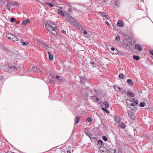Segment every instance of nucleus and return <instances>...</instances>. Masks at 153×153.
Masks as SVG:
<instances>
[{
  "label": "nucleus",
  "mask_w": 153,
  "mask_h": 153,
  "mask_svg": "<svg viewBox=\"0 0 153 153\" xmlns=\"http://www.w3.org/2000/svg\"><path fill=\"white\" fill-rule=\"evenodd\" d=\"M46 29L54 36L57 35L56 31V25L52 22L49 21L48 22L47 24L45 25Z\"/></svg>",
  "instance_id": "1"
},
{
  "label": "nucleus",
  "mask_w": 153,
  "mask_h": 153,
  "mask_svg": "<svg viewBox=\"0 0 153 153\" xmlns=\"http://www.w3.org/2000/svg\"><path fill=\"white\" fill-rule=\"evenodd\" d=\"M7 3L6 6L12 7L13 6H19V5L18 2L15 1H12L11 0H5Z\"/></svg>",
  "instance_id": "2"
},
{
  "label": "nucleus",
  "mask_w": 153,
  "mask_h": 153,
  "mask_svg": "<svg viewBox=\"0 0 153 153\" xmlns=\"http://www.w3.org/2000/svg\"><path fill=\"white\" fill-rule=\"evenodd\" d=\"M65 17H66H66L65 18V20L70 23L71 24L74 20H75V19L73 17L70 16V15L68 13L65 15Z\"/></svg>",
  "instance_id": "3"
},
{
  "label": "nucleus",
  "mask_w": 153,
  "mask_h": 153,
  "mask_svg": "<svg viewBox=\"0 0 153 153\" xmlns=\"http://www.w3.org/2000/svg\"><path fill=\"white\" fill-rule=\"evenodd\" d=\"M71 25L74 26L78 28H80L81 26V24H79L78 22L75 19L74 20Z\"/></svg>",
  "instance_id": "4"
},
{
  "label": "nucleus",
  "mask_w": 153,
  "mask_h": 153,
  "mask_svg": "<svg viewBox=\"0 0 153 153\" xmlns=\"http://www.w3.org/2000/svg\"><path fill=\"white\" fill-rule=\"evenodd\" d=\"M8 68L9 69V72H11L12 71H15L17 70V68L15 67L14 65H8Z\"/></svg>",
  "instance_id": "5"
},
{
  "label": "nucleus",
  "mask_w": 153,
  "mask_h": 153,
  "mask_svg": "<svg viewBox=\"0 0 153 153\" xmlns=\"http://www.w3.org/2000/svg\"><path fill=\"white\" fill-rule=\"evenodd\" d=\"M106 147L101 146L100 147V151H102L103 152H105L106 153H107L108 151V147L109 146L108 143L106 144Z\"/></svg>",
  "instance_id": "6"
},
{
  "label": "nucleus",
  "mask_w": 153,
  "mask_h": 153,
  "mask_svg": "<svg viewBox=\"0 0 153 153\" xmlns=\"http://www.w3.org/2000/svg\"><path fill=\"white\" fill-rule=\"evenodd\" d=\"M128 115L129 117L132 120H134L135 119V116L134 113L133 112H128Z\"/></svg>",
  "instance_id": "7"
},
{
  "label": "nucleus",
  "mask_w": 153,
  "mask_h": 153,
  "mask_svg": "<svg viewBox=\"0 0 153 153\" xmlns=\"http://www.w3.org/2000/svg\"><path fill=\"white\" fill-rule=\"evenodd\" d=\"M128 43V44H127V46L128 47H130L132 46V45H134V44H135V41L131 39H130V40H129V42Z\"/></svg>",
  "instance_id": "8"
},
{
  "label": "nucleus",
  "mask_w": 153,
  "mask_h": 153,
  "mask_svg": "<svg viewBox=\"0 0 153 153\" xmlns=\"http://www.w3.org/2000/svg\"><path fill=\"white\" fill-rule=\"evenodd\" d=\"M88 136L90 138V139L91 140L93 141V140H94L95 142H96V138L95 137H94L93 134H92L91 133V134L88 135Z\"/></svg>",
  "instance_id": "9"
},
{
  "label": "nucleus",
  "mask_w": 153,
  "mask_h": 153,
  "mask_svg": "<svg viewBox=\"0 0 153 153\" xmlns=\"http://www.w3.org/2000/svg\"><path fill=\"white\" fill-rule=\"evenodd\" d=\"M114 88L117 91H120V92L122 91V92H123V90L122 89L117 85H114Z\"/></svg>",
  "instance_id": "10"
},
{
  "label": "nucleus",
  "mask_w": 153,
  "mask_h": 153,
  "mask_svg": "<svg viewBox=\"0 0 153 153\" xmlns=\"http://www.w3.org/2000/svg\"><path fill=\"white\" fill-rule=\"evenodd\" d=\"M135 49L138 51H140L142 50V48L139 45H135Z\"/></svg>",
  "instance_id": "11"
},
{
  "label": "nucleus",
  "mask_w": 153,
  "mask_h": 153,
  "mask_svg": "<svg viewBox=\"0 0 153 153\" xmlns=\"http://www.w3.org/2000/svg\"><path fill=\"white\" fill-rule=\"evenodd\" d=\"M127 95L130 97H134L135 96L134 94L132 92H131L130 91H128L126 92Z\"/></svg>",
  "instance_id": "12"
},
{
  "label": "nucleus",
  "mask_w": 153,
  "mask_h": 153,
  "mask_svg": "<svg viewBox=\"0 0 153 153\" xmlns=\"http://www.w3.org/2000/svg\"><path fill=\"white\" fill-rule=\"evenodd\" d=\"M119 126L123 129H124L126 127V126L124 123L121 122L120 123H119Z\"/></svg>",
  "instance_id": "13"
},
{
  "label": "nucleus",
  "mask_w": 153,
  "mask_h": 153,
  "mask_svg": "<svg viewBox=\"0 0 153 153\" xmlns=\"http://www.w3.org/2000/svg\"><path fill=\"white\" fill-rule=\"evenodd\" d=\"M30 22L29 19H26L25 20L23 21L22 23V25H26L30 23Z\"/></svg>",
  "instance_id": "14"
},
{
  "label": "nucleus",
  "mask_w": 153,
  "mask_h": 153,
  "mask_svg": "<svg viewBox=\"0 0 153 153\" xmlns=\"http://www.w3.org/2000/svg\"><path fill=\"white\" fill-rule=\"evenodd\" d=\"M117 25L120 27H122L123 26V22L121 20H119L118 21Z\"/></svg>",
  "instance_id": "15"
},
{
  "label": "nucleus",
  "mask_w": 153,
  "mask_h": 153,
  "mask_svg": "<svg viewBox=\"0 0 153 153\" xmlns=\"http://www.w3.org/2000/svg\"><path fill=\"white\" fill-rule=\"evenodd\" d=\"M130 39H125L123 40H122V41L123 42L124 45L127 46V44H128V42H129V40H130Z\"/></svg>",
  "instance_id": "16"
},
{
  "label": "nucleus",
  "mask_w": 153,
  "mask_h": 153,
  "mask_svg": "<svg viewBox=\"0 0 153 153\" xmlns=\"http://www.w3.org/2000/svg\"><path fill=\"white\" fill-rule=\"evenodd\" d=\"M121 118L118 116H116L115 118V121L116 122L119 123L121 121Z\"/></svg>",
  "instance_id": "17"
},
{
  "label": "nucleus",
  "mask_w": 153,
  "mask_h": 153,
  "mask_svg": "<svg viewBox=\"0 0 153 153\" xmlns=\"http://www.w3.org/2000/svg\"><path fill=\"white\" fill-rule=\"evenodd\" d=\"M126 103H129V105L133 106L134 107V104L132 102V101L130 100H127L126 101Z\"/></svg>",
  "instance_id": "18"
},
{
  "label": "nucleus",
  "mask_w": 153,
  "mask_h": 153,
  "mask_svg": "<svg viewBox=\"0 0 153 153\" xmlns=\"http://www.w3.org/2000/svg\"><path fill=\"white\" fill-rule=\"evenodd\" d=\"M79 117H76L75 119V124L74 125H76L79 122Z\"/></svg>",
  "instance_id": "19"
},
{
  "label": "nucleus",
  "mask_w": 153,
  "mask_h": 153,
  "mask_svg": "<svg viewBox=\"0 0 153 153\" xmlns=\"http://www.w3.org/2000/svg\"><path fill=\"white\" fill-rule=\"evenodd\" d=\"M132 101L136 105L138 106L139 104L138 101L137 100L135 99L134 98H133L132 99Z\"/></svg>",
  "instance_id": "20"
},
{
  "label": "nucleus",
  "mask_w": 153,
  "mask_h": 153,
  "mask_svg": "<svg viewBox=\"0 0 153 153\" xmlns=\"http://www.w3.org/2000/svg\"><path fill=\"white\" fill-rule=\"evenodd\" d=\"M103 105L105 108H107L109 106V104L107 101L104 102L103 103Z\"/></svg>",
  "instance_id": "21"
},
{
  "label": "nucleus",
  "mask_w": 153,
  "mask_h": 153,
  "mask_svg": "<svg viewBox=\"0 0 153 153\" xmlns=\"http://www.w3.org/2000/svg\"><path fill=\"white\" fill-rule=\"evenodd\" d=\"M20 42L21 43V45L23 46H24L25 45H27L28 44L27 42H24V41H20Z\"/></svg>",
  "instance_id": "22"
},
{
  "label": "nucleus",
  "mask_w": 153,
  "mask_h": 153,
  "mask_svg": "<svg viewBox=\"0 0 153 153\" xmlns=\"http://www.w3.org/2000/svg\"><path fill=\"white\" fill-rule=\"evenodd\" d=\"M48 53L49 55V59L50 60H52L53 59V55H51V53L49 52H48Z\"/></svg>",
  "instance_id": "23"
},
{
  "label": "nucleus",
  "mask_w": 153,
  "mask_h": 153,
  "mask_svg": "<svg viewBox=\"0 0 153 153\" xmlns=\"http://www.w3.org/2000/svg\"><path fill=\"white\" fill-rule=\"evenodd\" d=\"M133 58L136 60H138L140 59V58L139 56L133 55Z\"/></svg>",
  "instance_id": "24"
},
{
  "label": "nucleus",
  "mask_w": 153,
  "mask_h": 153,
  "mask_svg": "<svg viewBox=\"0 0 153 153\" xmlns=\"http://www.w3.org/2000/svg\"><path fill=\"white\" fill-rule=\"evenodd\" d=\"M55 79H56L59 82H61L62 81V79L60 78V76H56Z\"/></svg>",
  "instance_id": "25"
},
{
  "label": "nucleus",
  "mask_w": 153,
  "mask_h": 153,
  "mask_svg": "<svg viewBox=\"0 0 153 153\" xmlns=\"http://www.w3.org/2000/svg\"><path fill=\"white\" fill-rule=\"evenodd\" d=\"M36 69L37 70L38 69V67L36 66H33L31 69H30V72H32L33 71H35L34 69Z\"/></svg>",
  "instance_id": "26"
},
{
  "label": "nucleus",
  "mask_w": 153,
  "mask_h": 153,
  "mask_svg": "<svg viewBox=\"0 0 153 153\" xmlns=\"http://www.w3.org/2000/svg\"><path fill=\"white\" fill-rule=\"evenodd\" d=\"M114 5L117 7H119L120 6V4L119 1H115Z\"/></svg>",
  "instance_id": "27"
},
{
  "label": "nucleus",
  "mask_w": 153,
  "mask_h": 153,
  "mask_svg": "<svg viewBox=\"0 0 153 153\" xmlns=\"http://www.w3.org/2000/svg\"><path fill=\"white\" fill-rule=\"evenodd\" d=\"M127 82L129 85H131L133 84L132 81L130 79H128L127 80Z\"/></svg>",
  "instance_id": "28"
},
{
  "label": "nucleus",
  "mask_w": 153,
  "mask_h": 153,
  "mask_svg": "<svg viewBox=\"0 0 153 153\" xmlns=\"http://www.w3.org/2000/svg\"><path fill=\"white\" fill-rule=\"evenodd\" d=\"M91 97L93 99H96L97 101H99V99L96 96H91Z\"/></svg>",
  "instance_id": "29"
},
{
  "label": "nucleus",
  "mask_w": 153,
  "mask_h": 153,
  "mask_svg": "<svg viewBox=\"0 0 153 153\" xmlns=\"http://www.w3.org/2000/svg\"><path fill=\"white\" fill-rule=\"evenodd\" d=\"M120 39H115V42L118 44H120L121 43V41H120Z\"/></svg>",
  "instance_id": "30"
},
{
  "label": "nucleus",
  "mask_w": 153,
  "mask_h": 153,
  "mask_svg": "<svg viewBox=\"0 0 153 153\" xmlns=\"http://www.w3.org/2000/svg\"><path fill=\"white\" fill-rule=\"evenodd\" d=\"M0 80L1 82L2 83L4 80V78L2 74H0Z\"/></svg>",
  "instance_id": "31"
},
{
  "label": "nucleus",
  "mask_w": 153,
  "mask_h": 153,
  "mask_svg": "<svg viewBox=\"0 0 153 153\" xmlns=\"http://www.w3.org/2000/svg\"><path fill=\"white\" fill-rule=\"evenodd\" d=\"M146 104L144 102H141L139 105L140 107H144L146 105Z\"/></svg>",
  "instance_id": "32"
},
{
  "label": "nucleus",
  "mask_w": 153,
  "mask_h": 153,
  "mask_svg": "<svg viewBox=\"0 0 153 153\" xmlns=\"http://www.w3.org/2000/svg\"><path fill=\"white\" fill-rule=\"evenodd\" d=\"M39 44L43 46V47H46L47 46H48V45H46L44 43L42 42H40L39 43Z\"/></svg>",
  "instance_id": "33"
},
{
  "label": "nucleus",
  "mask_w": 153,
  "mask_h": 153,
  "mask_svg": "<svg viewBox=\"0 0 153 153\" xmlns=\"http://www.w3.org/2000/svg\"><path fill=\"white\" fill-rule=\"evenodd\" d=\"M92 120L90 117H88L86 120V122L87 123H89L91 122L92 121Z\"/></svg>",
  "instance_id": "34"
},
{
  "label": "nucleus",
  "mask_w": 153,
  "mask_h": 153,
  "mask_svg": "<svg viewBox=\"0 0 153 153\" xmlns=\"http://www.w3.org/2000/svg\"><path fill=\"white\" fill-rule=\"evenodd\" d=\"M102 109L103 111L109 114V111L105 108H102Z\"/></svg>",
  "instance_id": "35"
},
{
  "label": "nucleus",
  "mask_w": 153,
  "mask_h": 153,
  "mask_svg": "<svg viewBox=\"0 0 153 153\" xmlns=\"http://www.w3.org/2000/svg\"><path fill=\"white\" fill-rule=\"evenodd\" d=\"M102 138L105 141H106L108 140L107 137L103 135L102 137Z\"/></svg>",
  "instance_id": "36"
},
{
  "label": "nucleus",
  "mask_w": 153,
  "mask_h": 153,
  "mask_svg": "<svg viewBox=\"0 0 153 153\" xmlns=\"http://www.w3.org/2000/svg\"><path fill=\"white\" fill-rule=\"evenodd\" d=\"M99 14L100 15L102 16H105V17H107V16H106L105 15V13L104 12H100L99 13Z\"/></svg>",
  "instance_id": "37"
},
{
  "label": "nucleus",
  "mask_w": 153,
  "mask_h": 153,
  "mask_svg": "<svg viewBox=\"0 0 153 153\" xmlns=\"http://www.w3.org/2000/svg\"><path fill=\"white\" fill-rule=\"evenodd\" d=\"M58 13L60 15H61L63 13V11L59 9L58 10Z\"/></svg>",
  "instance_id": "38"
},
{
  "label": "nucleus",
  "mask_w": 153,
  "mask_h": 153,
  "mask_svg": "<svg viewBox=\"0 0 153 153\" xmlns=\"http://www.w3.org/2000/svg\"><path fill=\"white\" fill-rule=\"evenodd\" d=\"M55 4V1H53V3H48V5L51 7H53V4Z\"/></svg>",
  "instance_id": "39"
},
{
  "label": "nucleus",
  "mask_w": 153,
  "mask_h": 153,
  "mask_svg": "<svg viewBox=\"0 0 153 153\" xmlns=\"http://www.w3.org/2000/svg\"><path fill=\"white\" fill-rule=\"evenodd\" d=\"M119 76L120 78L123 79L124 78V75L123 74H119Z\"/></svg>",
  "instance_id": "40"
},
{
  "label": "nucleus",
  "mask_w": 153,
  "mask_h": 153,
  "mask_svg": "<svg viewBox=\"0 0 153 153\" xmlns=\"http://www.w3.org/2000/svg\"><path fill=\"white\" fill-rule=\"evenodd\" d=\"M56 81V79H54L53 80H50L49 81V82L51 83H55Z\"/></svg>",
  "instance_id": "41"
},
{
  "label": "nucleus",
  "mask_w": 153,
  "mask_h": 153,
  "mask_svg": "<svg viewBox=\"0 0 153 153\" xmlns=\"http://www.w3.org/2000/svg\"><path fill=\"white\" fill-rule=\"evenodd\" d=\"M50 75L51 76V77L53 79H55L56 76L54 75V74H50Z\"/></svg>",
  "instance_id": "42"
},
{
  "label": "nucleus",
  "mask_w": 153,
  "mask_h": 153,
  "mask_svg": "<svg viewBox=\"0 0 153 153\" xmlns=\"http://www.w3.org/2000/svg\"><path fill=\"white\" fill-rule=\"evenodd\" d=\"M11 7L5 6V8L7 9L10 12L11 10Z\"/></svg>",
  "instance_id": "43"
},
{
  "label": "nucleus",
  "mask_w": 153,
  "mask_h": 153,
  "mask_svg": "<svg viewBox=\"0 0 153 153\" xmlns=\"http://www.w3.org/2000/svg\"><path fill=\"white\" fill-rule=\"evenodd\" d=\"M98 143L100 145H102L103 144V141L101 140H99L98 141Z\"/></svg>",
  "instance_id": "44"
},
{
  "label": "nucleus",
  "mask_w": 153,
  "mask_h": 153,
  "mask_svg": "<svg viewBox=\"0 0 153 153\" xmlns=\"http://www.w3.org/2000/svg\"><path fill=\"white\" fill-rule=\"evenodd\" d=\"M85 133L87 136H88V135L91 134V133H89L88 131H85Z\"/></svg>",
  "instance_id": "45"
},
{
  "label": "nucleus",
  "mask_w": 153,
  "mask_h": 153,
  "mask_svg": "<svg viewBox=\"0 0 153 153\" xmlns=\"http://www.w3.org/2000/svg\"><path fill=\"white\" fill-rule=\"evenodd\" d=\"M15 20V19L13 18H11L10 19V22H13Z\"/></svg>",
  "instance_id": "46"
},
{
  "label": "nucleus",
  "mask_w": 153,
  "mask_h": 153,
  "mask_svg": "<svg viewBox=\"0 0 153 153\" xmlns=\"http://www.w3.org/2000/svg\"><path fill=\"white\" fill-rule=\"evenodd\" d=\"M114 51H115V53H114L115 54H117L119 53L117 49H115Z\"/></svg>",
  "instance_id": "47"
},
{
  "label": "nucleus",
  "mask_w": 153,
  "mask_h": 153,
  "mask_svg": "<svg viewBox=\"0 0 153 153\" xmlns=\"http://www.w3.org/2000/svg\"><path fill=\"white\" fill-rule=\"evenodd\" d=\"M0 47L2 49L4 50H6V49L4 46H2V45L0 44Z\"/></svg>",
  "instance_id": "48"
},
{
  "label": "nucleus",
  "mask_w": 153,
  "mask_h": 153,
  "mask_svg": "<svg viewBox=\"0 0 153 153\" xmlns=\"http://www.w3.org/2000/svg\"><path fill=\"white\" fill-rule=\"evenodd\" d=\"M91 63L92 65V66L93 67H94L95 66V63L94 62L92 61L91 62Z\"/></svg>",
  "instance_id": "49"
},
{
  "label": "nucleus",
  "mask_w": 153,
  "mask_h": 153,
  "mask_svg": "<svg viewBox=\"0 0 153 153\" xmlns=\"http://www.w3.org/2000/svg\"><path fill=\"white\" fill-rule=\"evenodd\" d=\"M105 1H106L105 0H101V2L102 3V4H101L102 5H104V4L103 3L105 2Z\"/></svg>",
  "instance_id": "50"
},
{
  "label": "nucleus",
  "mask_w": 153,
  "mask_h": 153,
  "mask_svg": "<svg viewBox=\"0 0 153 153\" xmlns=\"http://www.w3.org/2000/svg\"><path fill=\"white\" fill-rule=\"evenodd\" d=\"M37 71H38L39 73H40L41 74H42L43 73V71H41L40 69H37Z\"/></svg>",
  "instance_id": "51"
},
{
  "label": "nucleus",
  "mask_w": 153,
  "mask_h": 153,
  "mask_svg": "<svg viewBox=\"0 0 153 153\" xmlns=\"http://www.w3.org/2000/svg\"><path fill=\"white\" fill-rule=\"evenodd\" d=\"M149 53L150 54H151L152 55H153V50H150L149 51Z\"/></svg>",
  "instance_id": "52"
},
{
  "label": "nucleus",
  "mask_w": 153,
  "mask_h": 153,
  "mask_svg": "<svg viewBox=\"0 0 153 153\" xmlns=\"http://www.w3.org/2000/svg\"><path fill=\"white\" fill-rule=\"evenodd\" d=\"M3 3V1L2 0H0V4L2 5Z\"/></svg>",
  "instance_id": "53"
},
{
  "label": "nucleus",
  "mask_w": 153,
  "mask_h": 153,
  "mask_svg": "<svg viewBox=\"0 0 153 153\" xmlns=\"http://www.w3.org/2000/svg\"><path fill=\"white\" fill-rule=\"evenodd\" d=\"M10 41H11L12 42H13L14 41H16L17 40V39H15V40H13V39H10Z\"/></svg>",
  "instance_id": "54"
},
{
  "label": "nucleus",
  "mask_w": 153,
  "mask_h": 153,
  "mask_svg": "<svg viewBox=\"0 0 153 153\" xmlns=\"http://www.w3.org/2000/svg\"><path fill=\"white\" fill-rule=\"evenodd\" d=\"M62 33H63L64 34H66V31H65V30H62Z\"/></svg>",
  "instance_id": "55"
},
{
  "label": "nucleus",
  "mask_w": 153,
  "mask_h": 153,
  "mask_svg": "<svg viewBox=\"0 0 153 153\" xmlns=\"http://www.w3.org/2000/svg\"><path fill=\"white\" fill-rule=\"evenodd\" d=\"M61 15L62 16V17H65H65L66 18V17H65V15L63 13Z\"/></svg>",
  "instance_id": "56"
},
{
  "label": "nucleus",
  "mask_w": 153,
  "mask_h": 153,
  "mask_svg": "<svg viewBox=\"0 0 153 153\" xmlns=\"http://www.w3.org/2000/svg\"><path fill=\"white\" fill-rule=\"evenodd\" d=\"M115 49H116V48H113V47L111 48V50L113 51H114Z\"/></svg>",
  "instance_id": "57"
},
{
  "label": "nucleus",
  "mask_w": 153,
  "mask_h": 153,
  "mask_svg": "<svg viewBox=\"0 0 153 153\" xmlns=\"http://www.w3.org/2000/svg\"><path fill=\"white\" fill-rule=\"evenodd\" d=\"M83 33L85 35L87 33L86 31H84L83 32Z\"/></svg>",
  "instance_id": "58"
},
{
  "label": "nucleus",
  "mask_w": 153,
  "mask_h": 153,
  "mask_svg": "<svg viewBox=\"0 0 153 153\" xmlns=\"http://www.w3.org/2000/svg\"><path fill=\"white\" fill-rule=\"evenodd\" d=\"M127 35V34H123V37H126Z\"/></svg>",
  "instance_id": "59"
},
{
  "label": "nucleus",
  "mask_w": 153,
  "mask_h": 153,
  "mask_svg": "<svg viewBox=\"0 0 153 153\" xmlns=\"http://www.w3.org/2000/svg\"><path fill=\"white\" fill-rule=\"evenodd\" d=\"M67 153H71V151L70 150H68L67 151Z\"/></svg>",
  "instance_id": "60"
},
{
  "label": "nucleus",
  "mask_w": 153,
  "mask_h": 153,
  "mask_svg": "<svg viewBox=\"0 0 153 153\" xmlns=\"http://www.w3.org/2000/svg\"><path fill=\"white\" fill-rule=\"evenodd\" d=\"M105 24L107 25H108L109 24V23L107 21H105Z\"/></svg>",
  "instance_id": "61"
},
{
  "label": "nucleus",
  "mask_w": 153,
  "mask_h": 153,
  "mask_svg": "<svg viewBox=\"0 0 153 153\" xmlns=\"http://www.w3.org/2000/svg\"><path fill=\"white\" fill-rule=\"evenodd\" d=\"M9 35V34H6V36L7 37V38H8V39L11 38V37H8L7 36V35Z\"/></svg>",
  "instance_id": "62"
},
{
  "label": "nucleus",
  "mask_w": 153,
  "mask_h": 153,
  "mask_svg": "<svg viewBox=\"0 0 153 153\" xmlns=\"http://www.w3.org/2000/svg\"><path fill=\"white\" fill-rule=\"evenodd\" d=\"M5 153H13V152H6Z\"/></svg>",
  "instance_id": "63"
},
{
  "label": "nucleus",
  "mask_w": 153,
  "mask_h": 153,
  "mask_svg": "<svg viewBox=\"0 0 153 153\" xmlns=\"http://www.w3.org/2000/svg\"><path fill=\"white\" fill-rule=\"evenodd\" d=\"M115 38H120L119 36H117L115 37Z\"/></svg>",
  "instance_id": "64"
}]
</instances>
